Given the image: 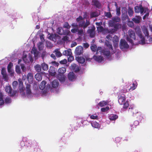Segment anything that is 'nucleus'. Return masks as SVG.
<instances>
[{"label": "nucleus", "mask_w": 152, "mask_h": 152, "mask_svg": "<svg viewBox=\"0 0 152 152\" xmlns=\"http://www.w3.org/2000/svg\"><path fill=\"white\" fill-rule=\"evenodd\" d=\"M4 101L3 98V95L1 93H0V106L4 104Z\"/></svg>", "instance_id": "40"}, {"label": "nucleus", "mask_w": 152, "mask_h": 152, "mask_svg": "<svg viewBox=\"0 0 152 152\" xmlns=\"http://www.w3.org/2000/svg\"><path fill=\"white\" fill-rule=\"evenodd\" d=\"M18 85V82L17 81H14L13 82L12 85L13 88H16V87Z\"/></svg>", "instance_id": "58"}, {"label": "nucleus", "mask_w": 152, "mask_h": 152, "mask_svg": "<svg viewBox=\"0 0 152 152\" xmlns=\"http://www.w3.org/2000/svg\"><path fill=\"white\" fill-rule=\"evenodd\" d=\"M71 69L76 72H78L80 70L79 66L75 64H73L72 65Z\"/></svg>", "instance_id": "19"}, {"label": "nucleus", "mask_w": 152, "mask_h": 152, "mask_svg": "<svg viewBox=\"0 0 152 152\" xmlns=\"http://www.w3.org/2000/svg\"><path fill=\"white\" fill-rule=\"evenodd\" d=\"M73 28H78V25L77 23H73L71 24Z\"/></svg>", "instance_id": "61"}, {"label": "nucleus", "mask_w": 152, "mask_h": 152, "mask_svg": "<svg viewBox=\"0 0 152 152\" xmlns=\"http://www.w3.org/2000/svg\"><path fill=\"white\" fill-rule=\"evenodd\" d=\"M135 12L138 13L140 12L141 14H142L144 12H146L148 10L147 8H143L142 6H136L135 7Z\"/></svg>", "instance_id": "9"}, {"label": "nucleus", "mask_w": 152, "mask_h": 152, "mask_svg": "<svg viewBox=\"0 0 152 152\" xmlns=\"http://www.w3.org/2000/svg\"><path fill=\"white\" fill-rule=\"evenodd\" d=\"M135 31L138 37V41L139 44L143 45L152 42V36H148L145 39L142 35L140 27H137L135 28Z\"/></svg>", "instance_id": "2"}, {"label": "nucleus", "mask_w": 152, "mask_h": 152, "mask_svg": "<svg viewBox=\"0 0 152 152\" xmlns=\"http://www.w3.org/2000/svg\"><path fill=\"white\" fill-rule=\"evenodd\" d=\"M123 104H124V108L125 109L127 108L129 105V103L128 101L124 102Z\"/></svg>", "instance_id": "48"}, {"label": "nucleus", "mask_w": 152, "mask_h": 152, "mask_svg": "<svg viewBox=\"0 0 152 152\" xmlns=\"http://www.w3.org/2000/svg\"><path fill=\"white\" fill-rule=\"evenodd\" d=\"M105 15L108 18H110L111 17V15L110 12H106L105 13Z\"/></svg>", "instance_id": "63"}, {"label": "nucleus", "mask_w": 152, "mask_h": 152, "mask_svg": "<svg viewBox=\"0 0 152 152\" xmlns=\"http://www.w3.org/2000/svg\"><path fill=\"white\" fill-rule=\"evenodd\" d=\"M112 19L114 22H119L120 21V19L118 17L113 18Z\"/></svg>", "instance_id": "49"}, {"label": "nucleus", "mask_w": 152, "mask_h": 152, "mask_svg": "<svg viewBox=\"0 0 152 152\" xmlns=\"http://www.w3.org/2000/svg\"><path fill=\"white\" fill-rule=\"evenodd\" d=\"M76 21L79 24L80 27H83L84 28H86L90 24L89 22L86 20V23H85V21L83 20L82 17L80 16L76 19Z\"/></svg>", "instance_id": "6"}, {"label": "nucleus", "mask_w": 152, "mask_h": 152, "mask_svg": "<svg viewBox=\"0 0 152 152\" xmlns=\"http://www.w3.org/2000/svg\"><path fill=\"white\" fill-rule=\"evenodd\" d=\"M127 40L132 44H134V41H136L135 35L134 31L129 30L127 35Z\"/></svg>", "instance_id": "3"}, {"label": "nucleus", "mask_w": 152, "mask_h": 152, "mask_svg": "<svg viewBox=\"0 0 152 152\" xmlns=\"http://www.w3.org/2000/svg\"><path fill=\"white\" fill-rule=\"evenodd\" d=\"M141 19L140 16H136L135 18L132 19L133 21L136 23H139Z\"/></svg>", "instance_id": "30"}, {"label": "nucleus", "mask_w": 152, "mask_h": 152, "mask_svg": "<svg viewBox=\"0 0 152 152\" xmlns=\"http://www.w3.org/2000/svg\"><path fill=\"white\" fill-rule=\"evenodd\" d=\"M72 33H75L77 32L78 34L82 35L83 33V31L82 29L79 30L78 28H73L71 30Z\"/></svg>", "instance_id": "14"}, {"label": "nucleus", "mask_w": 152, "mask_h": 152, "mask_svg": "<svg viewBox=\"0 0 152 152\" xmlns=\"http://www.w3.org/2000/svg\"><path fill=\"white\" fill-rule=\"evenodd\" d=\"M46 84V82L45 81H42L39 86L40 89L41 90H43L45 88Z\"/></svg>", "instance_id": "32"}, {"label": "nucleus", "mask_w": 152, "mask_h": 152, "mask_svg": "<svg viewBox=\"0 0 152 152\" xmlns=\"http://www.w3.org/2000/svg\"><path fill=\"white\" fill-rule=\"evenodd\" d=\"M119 24L118 23L116 24L114 26V27L115 28V29L114 31H112L113 32H114L116 31L117 30L118 28L119 27Z\"/></svg>", "instance_id": "53"}, {"label": "nucleus", "mask_w": 152, "mask_h": 152, "mask_svg": "<svg viewBox=\"0 0 152 152\" xmlns=\"http://www.w3.org/2000/svg\"><path fill=\"white\" fill-rule=\"evenodd\" d=\"M64 27L67 29H69L70 28V26L69 25L68 23H65L64 26Z\"/></svg>", "instance_id": "54"}, {"label": "nucleus", "mask_w": 152, "mask_h": 152, "mask_svg": "<svg viewBox=\"0 0 152 152\" xmlns=\"http://www.w3.org/2000/svg\"><path fill=\"white\" fill-rule=\"evenodd\" d=\"M49 75L52 76H54L56 75V72L54 71H52L50 69L49 71Z\"/></svg>", "instance_id": "51"}, {"label": "nucleus", "mask_w": 152, "mask_h": 152, "mask_svg": "<svg viewBox=\"0 0 152 152\" xmlns=\"http://www.w3.org/2000/svg\"><path fill=\"white\" fill-rule=\"evenodd\" d=\"M126 98L124 95H122L119 97L118 102L120 104H123L125 102Z\"/></svg>", "instance_id": "18"}, {"label": "nucleus", "mask_w": 152, "mask_h": 152, "mask_svg": "<svg viewBox=\"0 0 152 152\" xmlns=\"http://www.w3.org/2000/svg\"><path fill=\"white\" fill-rule=\"evenodd\" d=\"M51 90V91H53L52 90L51 87L49 85H47L46 88L43 91H42V96H47L48 95V90Z\"/></svg>", "instance_id": "12"}, {"label": "nucleus", "mask_w": 152, "mask_h": 152, "mask_svg": "<svg viewBox=\"0 0 152 152\" xmlns=\"http://www.w3.org/2000/svg\"><path fill=\"white\" fill-rule=\"evenodd\" d=\"M119 39V38L116 35L114 36L113 37V45L115 47L118 46Z\"/></svg>", "instance_id": "16"}, {"label": "nucleus", "mask_w": 152, "mask_h": 152, "mask_svg": "<svg viewBox=\"0 0 152 152\" xmlns=\"http://www.w3.org/2000/svg\"><path fill=\"white\" fill-rule=\"evenodd\" d=\"M33 74L31 72L28 73L27 75V77L25 75H23L22 80H26L28 81V83H25L26 84L28 83V84H31L33 83Z\"/></svg>", "instance_id": "7"}, {"label": "nucleus", "mask_w": 152, "mask_h": 152, "mask_svg": "<svg viewBox=\"0 0 152 152\" xmlns=\"http://www.w3.org/2000/svg\"><path fill=\"white\" fill-rule=\"evenodd\" d=\"M68 56H69L68 58V61H69L71 62L74 60V57L72 55Z\"/></svg>", "instance_id": "57"}, {"label": "nucleus", "mask_w": 152, "mask_h": 152, "mask_svg": "<svg viewBox=\"0 0 152 152\" xmlns=\"http://www.w3.org/2000/svg\"><path fill=\"white\" fill-rule=\"evenodd\" d=\"M137 85V83H133L132 86L130 87V88L129 89V90L133 91L136 88Z\"/></svg>", "instance_id": "34"}, {"label": "nucleus", "mask_w": 152, "mask_h": 152, "mask_svg": "<svg viewBox=\"0 0 152 152\" xmlns=\"http://www.w3.org/2000/svg\"><path fill=\"white\" fill-rule=\"evenodd\" d=\"M90 116V118L92 119H98V115L95 113L92 115H89Z\"/></svg>", "instance_id": "38"}, {"label": "nucleus", "mask_w": 152, "mask_h": 152, "mask_svg": "<svg viewBox=\"0 0 152 152\" xmlns=\"http://www.w3.org/2000/svg\"><path fill=\"white\" fill-rule=\"evenodd\" d=\"M41 67L42 69L44 71H46L48 69V65L44 63L41 64Z\"/></svg>", "instance_id": "33"}, {"label": "nucleus", "mask_w": 152, "mask_h": 152, "mask_svg": "<svg viewBox=\"0 0 152 152\" xmlns=\"http://www.w3.org/2000/svg\"><path fill=\"white\" fill-rule=\"evenodd\" d=\"M63 54L64 55L66 56H70L72 55L71 50L70 49H68L65 50L63 52Z\"/></svg>", "instance_id": "21"}, {"label": "nucleus", "mask_w": 152, "mask_h": 152, "mask_svg": "<svg viewBox=\"0 0 152 152\" xmlns=\"http://www.w3.org/2000/svg\"><path fill=\"white\" fill-rule=\"evenodd\" d=\"M23 59L24 62L26 63H28L29 62L32 63L33 61L31 56L29 54V53L27 51H24L23 52Z\"/></svg>", "instance_id": "4"}, {"label": "nucleus", "mask_w": 152, "mask_h": 152, "mask_svg": "<svg viewBox=\"0 0 152 152\" xmlns=\"http://www.w3.org/2000/svg\"><path fill=\"white\" fill-rule=\"evenodd\" d=\"M5 91L9 95L12 96H14L17 92L16 91H12V88L9 85L7 86H6L5 88Z\"/></svg>", "instance_id": "11"}, {"label": "nucleus", "mask_w": 152, "mask_h": 152, "mask_svg": "<svg viewBox=\"0 0 152 152\" xmlns=\"http://www.w3.org/2000/svg\"><path fill=\"white\" fill-rule=\"evenodd\" d=\"M109 102L108 101H102L99 102L98 104V105L102 107L106 105H109Z\"/></svg>", "instance_id": "25"}, {"label": "nucleus", "mask_w": 152, "mask_h": 152, "mask_svg": "<svg viewBox=\"0 0 152 152\" xmlns=\"http://www.w3.org/2000/svg\"><path fill=\"white\" fill-rule=\"evenodd\" d=\"M95 28V27H94L92 29L88 30V33L89 34L90 36L91 37H94V36Z\"/></svg>", "instance_id": "26"}, {"label": "nucleus", "mask_w": 152, "mask_h": 152, "mask_svg": "<svg viewBox=\"0 0 152 152\" xmlns=\"http://www.w3.org/2000/svg\"><path fill=\"white\" fill-rule=\"evenodd\" d=\"M92 126L96 128H99L100 126L99 124L96 121H94L91 123Z\"/></svg>", "instance_id": "28"}, {"label": "nucleus", "mask_w": 152, "mask_h": 152, "mask_svg": "<svg viewBox=\"0 0 152 152\" xmlns=\"http://www.w3.org/2000/svg\"><path fill=\"white\" fill-rule=\"evenodd\" d=\"M56 37V38H57V37H56V35H53V34H52L50 35L49 37V38L51 40H53V37Z\"/></svg>", "instance_id": "56"}, {"label": "nucleus", "mask_w": 152, "mask_h": 152, "mask_svg": "<svg viewBox=\"0 0 152 152\" xmlns=\"http://www.w3.org/2000/svg\"><path fill=\"white\" fill-rule=\"evenodd\" d=\"M13 66V64L11 62L10 63L7 67L8 70L13 69L12 68Z\"/></svg>", "instance_id": "47"}, {"label": "nucleus", "mask_w": 152, "mask_h": 152, "mask_svg": "<svg viewBox=\"0 0 152 152\" xmlns=\"http://www.w3.org/2000/svg\"><path fill=\"white\" fill-rule=\"evenodd\" d=\"M119 46L120 48L123 50L128 48L129 47V45L127 42L125 40L123 39L121 40Z\"/></svg>", "instance_id": "8"}, {"label": "nucleus", "mask_w": 152, "mask_h": 152, "mask_svg": "<svg viewBox=\"0 0 152 152\" xmlns=\"http://www.w3.org/2000/svg\"><path fill=\"white\" fill-rule=\"evenodd\" d=\"M59 85V83L57 80H54L51 83L52 88H55L57 87Z\"/></svg>", "instance_id": "24"}, {"label": "nucleus", "mask_w": 152, "mask_h": 152, "mask_svg": "<svg viewBox=\"0 0 152 152\" xmlns=\"http://www.w3.org/2000/svg\"><path fill=\"white\" fill-rule=\"evenodd\" d=\"M26 93L23 92L22 94V96L23 97H27L28 98H30L32 97L33 94L31 93L30 89V85L29 84L27 83L26 84Z\"/></svg>", "instance_id": "5"}, {"label": "nucleus", "mask_w": 152, "mask_h": 152, "mask_svg": "<svg viewBox=\"0 0 152 152\" xmlns=\"http://www.w3.org/2000/svg\"><path fill=\"white\" fill-rule=\"evenodd\" d=\"M99 12H92L91 13L90 16L91 18L96 17L99 15Z\"/></svg>", "instance_id": "36"}, {"label": "nucleus", "mask_w": 152, "mask_h": 152, "mask_svg": "<svg viewBox=\"0 0 152 152\" xmlns=\"http://www.w3.org/2000/svg\"><path fill=\"white\" fill-rule=\"evenodd\" d=\"M67 63V60L66 59H64L60 61V63L61 64H65Z\"/></svg>", "instance_id": "64"}, {"label": "nucleus", "mask_w": 152, "mask_h": 152, "mask_svg": "<svg viewBox=\"0 0 152 152\" xmlns=\"http://www.w3.org/2000/svg\"><path fill=\"white\" fill-rule=\"evenodd\" d=\"M8 72L10 73V75L11 77L14 76V72L13 69L8 70Z\"/></svg>", "instance_id": "52"}, {"label": "nucleus", "mask_w": 152, "mask_h": 152, "mask_svg": "<svg viewBox=\"0 0 152 152\" xmlns=\"http://www.w3.org/2000/svg\"><path fill=\"white\" fill-rule=\"evenodd\" d=\"M18 81L19 83V88L20 93H21L24 91V88L23 87V82L20 78L18 79Z\"/></svg>", "instance_id": "17"}, {"label": "nucleus", "mask_w": 152, "mask_h": 152, "mask_svg": "<svg viewBox=\"0 0 152 152\" xmlns=\"http://www.w3.org/2000/svg\"><path fill=\"white\" fill-rule=\"evenodd\" d=\"M34 68L38 72H40L41 70V67L39 65H36Z\"/></svg>", "instance_id": "41"}, {"label": "nucleus", "mask_w": 152, "mask_h": 152, "mask_svg": "<svg viewBox=\"0 0 152 152\" xmlns=\"http://www.w3.org/2000/svg\"><path fill=\"white\" fill-rule=\"evenodd\" d=\"M32 54H33L35 59H37L38 57L39 53L37 50L35 48H33L31 52Z\"/></svg>", "instance_id": "22"}, {"label": "nucleus", "mask_w": 152, "mask_h": 152, "mask_svg": "<svg viewBox=\"0 0 152 152\" xmlns=\"http://www.w3.org/2000/svg\"><path fill=\"white\" fill-rule=\"evenodd\" d=\"M128 13L129 14V15L130 16H131L133 14V10L130 8L128 10Z\"/></svg>", "instance_id": "55"}, {"label": "nucleus", "mask_w": 152, "mask_h": 152, "mask_svg": "<svg viewBox=\"0 0 152 152\" xmlns=\"http://www.w3.org/2000/svg\"><path fill=\"white\" fill-rule=\"evenodd\" d=\"M59 80L61 82H62L64 81L65 79V77L64 75L61 76L60 77H59Z\"/></svg>", "instance_id": "46"}, {"label": "nucleus", "mask_w": 152, "mask_h": 152, "mask_svg": "<svg viewBox=\"0 0 152 152\" xmlns=\"http://www.w3.org/2000/svg\"><path fill=\"white\" fill-rule=\"evenodd\" d=\"M128 25L130 27H132L134 26V23L132 22L129 21L128 23Z\"/></svg>", "instance_id": "62"}, {"label": "nucleus", "mask_w": 152, "mask_h": 152, "mask_svg": "<svg viewBox=\"0 0 152 152\" xmlns=\"http://www.w3.org/2000/svg\"><path fill=\"white\" fill-rule=\"evenodd\" d=\"M76 60L79 63L83 64L85 61V59L82 57H76Z\"/></svg>", "instance_id": "27"}, {"label": "nucleus", "mask_w": 152, "mask_h": 152, "mask_svg": "<svg viewBox=\"0 0 152 152\" xmlns=\"http://www.w3.org/2000/svg\"><path fill=\"white\" fill-rule=\"evenodd\" d=\"M5 102L7 103H10L11 102V99L10 98H7L5 100Z\"/></svg>", "instance_id": "60"}, {"label": "nucleus", "mask_w": 152, "mask_h": 152, "mask_svg": "<svg viewBox=\"0 0 152 152\" xmlns=\"http://www.w3.org/2000/svg\"><path fill=\"white\" fill-rule=\"evenodd\" d=\"M66 69L65 68L62 67L59 68L58 70V72L61 74H63L66 72Z\"/></svg>", "instance_id": "35"}, {"label": "nucleus", "mask_w": 152, "mask_h": 152, "mask_svg": "<svg viewBox=\"0 0 152 152\" xmlns=\"http://www.w3.org/2000/svg\"><path fill=\"white\" fill-rule=\"evenodd\" d=\"M15 71L16 73L18 74L21 73V69L19 66L17 65L15 67Z\"/></svg>", "instance_id": "42"}, {"label": "nucleus", "mask_w": 152, "mask_h": 152, "mask_svg": "<svg viewBox=\"0 0 152 152\" xmlns=\"http://www.w3.org/2000/svg\"><path fill=\"white\" fill-rule=\"evenodd\" d=\"M38 47L39 50H42L43 47V43L42 42H39L37 45Z\"/></svg>", "instance_id": "43"}, {"label": "nucleus", "mask_w": 152, "mask_h": 152, "mask_svg": "<svg viewBox=\"0 0 152 152\" xmlns=\"http://www.w3.org/2000/svg\"><path fill=\"white\" fill-rule=\"evenodd\" d=\"M93 4L96 7H99L100 5L99 2L97 0H93Z\"/></svg>", "instance_id": "39"}, {"label": "nucleus", "mask_w": 152, "mask_h": 152, "mask_svg": "<svg viewBox=\"0 0 152 152\" xmlns=\"http://www.w3.org/2000/svg\"><path fill=\"white\" fill-rule=\"evenodd\" d=\"M51 63L53 65L56 66H58L59 64L57 62L55 61L52 62Z\"/></svg>", "instance_id": "59"}, {"label": "nucleus", "mask_w": 152, "mask_h": 152, "mask_svg": "<svg viewBox=\"0 0 152 152\" xmlns=\"http://www.w3.org/2000/svg\"><path fill=\"white\" fill-rule=\"evenodd\" d=\"M68 79L71 81H74L76 78V76L73 72H70L68 75Z\"/></svg>", "instance_id": "13"}, {"label": "nucleus", "mask_w": 152, "mask_h": 152, "mask_svg": "<svg viewBox=\"0 0 152 152\" xmlns=\"http://www.w3.org/2000/svg\"><path fill=\"white\" fill-rule=\"evenodd\" d=\"M83 48L82 47L79 46L77 47L75 51V53L77 55H80L83 52Z\"/></svg>", "instance_id": "15"}, {"label": "nucleus", "mask_w": 152, "mask_h": 152, "mask_svg": "<svg viewBox=\"0 0 152 152\" xmlns=\"http://www.w3.org/2000/svg\"><path fill=\"white\" fill-rule=\"evenodd\" d=\"M57 32L58 34L61 35L65 34L70 35L71 33L70 31L68 29L64 31L63 28L61 27H59L58 28L57 30Z\"/></svg>", "instance_id": "10"}, {"label": "nucleus", "mask_w": 152, "mask_h": 152, "mask_svg": "<svg viewBox=\"0 0 152 152\" xmlns=\"http://www.w3.org/2000/svg\"><path fill=\"white\" fill-rule=\"evenodd\" d=\"M91 50L93 51H95L96 49V46L95 45H93L91 47Z\"/></svg>", "instance_id": "50"}, {"label": "nucleus", "mask_w": 152, "mask_h": 152, "mask_svg": "<svg viewBox=\"0 0 152 152\" xmlns=\"http://www.w3.org/2000/svg\"><path fill=\"white\" fill-rule=\"evenodd\" d=\"M97 29L99 32H102L104 34H106L109 32V31L107 29H104L101 26L97 27Z\"/></svg>", "instance_id": "20"}, {"label": "nucleus", "mask_w": 152, "mask_h": 152, "mask_svg": "<svg viewBox=\"0 0 152 152\" xmlns=\"http://www.w3.org/2000/svg\"><path fill=\"white\" fill-rule=\"evenodd\" d=\"M109 109L108 107H103L101 109V111L103 112H107Z\"/></svg>", "instance_id": "44"}, {"label": "nucleus", "mask_w": 152, "mask_h": 152, "mask_svg": "<svg viewBox=\"0 0 152 152\" xmlns=\"http://www.w3.org/2000/svg\"><path fill=\"white\" fill-rule=\"evenodd\" d=\"M54 52L55 53L57 57H60L62 56V54L58 49H56Z\"/></svg>", "instance_id": "37"}, {"label": "nucleus", "mask_w": 152, "mask_h": 152, "mask_svg": "<svg viewBox=\"0 0 152 152\" xmlns=\"http://www.w3.org/2000/svg\"><path fill=\"white\" fill-rule=\"evenodd\" d=\"M129 109H132V110L131 112H132L134 114H136L137 113H138L137 111L136 110L135 108L134 107H132L131 108L130 107L129 108Z\"/></svg>", "instance_id": "45"}, {"label": "nucleus", "mask_w": 152, "mask_h": 152, "mask_svg": "<svg viewBox=\"0 0 152 152\" xmlns=\"http://www.w3.org/2000/svg\"><path fill=\"white\" fill-rule=\"evenodd\" d=\"M112 39L111 36L110 35H108L106 37V42H105V45L109 48V49H105L103 50L102 48L101 47H98L96 50V54L98 55V56L94 55L93 57V58L96 61L99 62H101L103 60V58L101 56L99 55V54L104 55L108 56H109L110 54V52L112 53L113 48L112 45L108 41L109 40H111Z\"/></svg>", "instance_id": "1"}, {"label": "nucleus", "mask_w": 152, "mask_h": 152, "mask_svg": "<svg viewBox=\"0 0 152 152\" xmlns=\"http://www.w3.org/2000/svg\"><path fill=\"white\" fill-rule=\"evenodd\" d=\"M109 119L112 121L115 120L118 118V116L116 115L111 114L109 117Z\"/></svg>", "instance_id": "29"}, {"label": "nucleus", "mask_w": 152, "mask_h": 152, "mask_svg": "<svg viewBox=\"0 0 152 152\" xmlns=\"http://www.w3.org/2000/svg\"><path fill=\"white\" fill-rule=\"evenodd\" d=\"M35 77L38 81H40L42 79L41 75L40 73H37L35 76Z\"/></svg>", "instance_id": "31"}, {"label": "nucleus", "mask_w": 152, "mask_h": 152, "mask_svg": "<svg viewBox=\"0 0 152 152\" xmlns=\"http://www.w3.org/2000/svg\"><path fill=\"white\" fill-rule=\"evenodd\" d=\"M142 28L143 33L145 35V37L149 36V33L147 27L145 26H143Z\"/></svg>", "instance_id": "23"}]
</instances>
